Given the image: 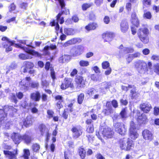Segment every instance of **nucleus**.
I'll use <instances>...</instances> for the list:
<instances>
[{"mask_svg": "<svg viewBox=\"0 0 159 159\" xmlns=\"http://www.w3.org/2000/svg\"><path fill=\"white\" fill-rule=\"evenodd\" d=\"M150 50L148 48H145L143 50L142 52L143 54L144 55H147L150 53Z\"/></svg>", "mask_w": 159, "mask_h": 159, "instance_id": "nucleus-64", "label": "nucleus"}, {"mask_svg": "<svg viewBox=\"0 0 159 159\" xmlns=\"http://www.w3.org/2000/svg\"><path fill=\"white\" fill-rule=\"evenodd\" d=\"M17 111V110L16 108H15L12 106H5L3 107V109H0V114L1 115L5 113L7 115V112L10 114L12 115L14 112H16Z\"/></svg>", "mask_w": 159, "mask_h": 159, "instance_id": "nucleus-7", "label": "nucleus"}, {"mask_svg": "<svg viewBox=\"0 0 159 159\" xmlns=\"http://www.w3.org/2000/svg\"><path fill=\"white\" fill-rule=\"evenodd\" d=\"M104 22L106 24H108L109 23L110 20L109 17L108 16H105L103 19Z\"/></svg>", "mask_w": 159, "mask_h": 159, "instance_id": "nucleus-63", "label": "nucleus"}, {"mask_svg": "<svg viewBox=\"0 0 159 159\" xmlns=\"http://www.w3.org/2000/svg\"><path fill=\"white\" fill-rule=\"evenodd\" d=\"M139 107L140 109L145 113H148L152 108L151 105L147 102L142 103Z\"/></svg>", "mask_w": 159, "mask_h": 159, "instance_id": "nucleus-11", "label": "nucleus"}, {"mask_svg": "<svg viewBox=\"0 0 159 159\" xmlns=\"http://www.w3.org/2000/svg\"><path fill=\"white\" fill-rule=\"evenodd\" d=\"M75 33V31L72 29L65 28L64 29V33L67 35H73Z\"/></svg>", "mask_w": 159, "mask_h": 159, "instance_id": "nucleus-39", "label": "nucleus"}, {"mask_svg": "<svg viewBox=\"0 0 159 159\" xmlns=\"http://www.w3.org/2000/svg\"><path fill=\"white\" fill-rule=\"evenodd\" d=\"M135 67L137 69L139 72L141 74L148 73V68L147 63L143 60H139L134 63Z\"/></svg>", "mask_w": 159, "mask_h": 159, "instance_id": "nucleus-3", "label": "nucleus"}, {"mask_svg": "<svg viewBox=\"0 0 159 159\" xmlns=\"http://www.w3.org/2000/svg\"><path fill=\"white\" fill-rule=\"evenodd\" d=\"M28 6V4L26 3L23 2L20 5V7L21 8L26 9Z\"/></svg>", "mask_w": 159, "mask_h": 159, "instance_id": "nucleus-59", "label": "nucleus"}, {"mask_svg": "<svg viewBox=\"0 0 159 159\" xmlns=\"http://www.w3.org/2000/svg\"><path fill=\"white\" fill-rule=\"evenodd\" d=\"M84 98V95L83 93H81L78 96V102L80 104L82 103Z\"/></svg>", "mask_w": 159, "mask_h": 159, "instance_id": "nucleus-44", "label": "nucleus"}, {"mask_svg": "<svg viewBox=\"0 0 159 159\" xmlns=\"http://www.w3.org/2000/svg\"><path fill=\"white\" fill-rule=\"evenodd\" d=\"M70 58L69 55H64L62 56L59 58V62L61 63H63L64 62H67L69 61Z\"/></svg>", "mask_w": 159, "mask_h": 159, "instance_id": "nucleus-32", "label": "nucleus"}, {"mask_svg": "<svg viewBox=\"0 0 159 159\" xmlns=\"http://www.w3.org/2000/svg\"><path fill=\"white\" fill-rule=\"evenodd\" d=\"M102 76L101 75H92L91 76V79L95 81H101L102 79Z\"/></svg>", "mask_w": 159, "mask_h": 159, "instance_id": "nucleus-34", "label": "nucleus"}, {"mask_svg": "<svg viewBox=\"0 0 159 159\" xmlns=\"http://www.w3.org/2000/svg\"><path fill=\"white\" fill-rule=\"evenodd\" d=\"M139 31L138 32V35H140V34L143 35H148L149 34V30L147 28H140L139 29Z\"/></svg>", "mask_w": 159, "mask_h": 159, "instance_id": "nucleus-31", "label": "nucleus"}, {"mask_svg": "<svg viewBox=\"0 0 159 159\" xmlns=\"http://www.w3.org/2000/svg\"><path fill=\"white\" fill-rule=\"evenodd\" d=\"M106 108L103 111V112L105 115H109L113 113L114 110L111 105L110 102H107L106 104Z\"/></svg>", "mask_w": 159, "mask_h": 159, "instance_id": "nucleus-18", "label": "nucleus"}, {"mask_svg": "<svg viewBox=\"0 0 159 159\" xmlns=\"http://www.w3.org/2000/svg\"><path fill=\"white\" fill-rule=\"evenodd\" d=\"M30 84V87L33 88H38L39 86V84L38 83L35 82H33L31 83Z\"/></svg>", "mask_w": 159, "mask_h": 159, "instance_id": "nucleus-53", "label": "nucleus"}, {"mask_svg": "<svg viewBox=\"0 0 159 159\" xmlns=\"http://www.w3.org/2000/svg\"><path fill=\"white\" fill-rule=\"evenodd\" d=\"M39 145L37 143L34 144L32 146V149L34 152L37 151L39 150Z\"/></svg>", "mask_w": 159, "mask_h": 159, "instance_id": "nucleus-51", "label": "nucleus"}, {"mask_svg": "<svg viewBox=\"0 0 159 159\" xmlns=\"http://www.w3.org/2000/svg\"><path fill=\"white\" fill-rule=\"evenodd\" d=\"M23 65L24 66V68L23 69V72L25 73L28 71V70L32 68L34 65V64L30 61H25L23 63Z\"/></svg>", "mask_w": 159, "mask_h": 159, "instance_id": "nucleus-24", "label": "nucleus"}, {"mask_svg": "<svg viewBox=\"0 0 159 159\" xmlns=\"http://www.w3.org/2000/svg\"><path fill=\"white\" fill-rule=\"evenodd\" d=\"M120 115L122 118H125L127 117L126 108H125L122 109L120 113Z\"/></svg>", "mask_w": 159, "mask_h": 159, "instance_id": "nucleus-41", "label": "nucleus"}, {"mask_svg": "<svg viewBox=\"0 0 159 159\" xmlns=\"http://www.w3.org/2000/svg\"><path fill=\"white\" fill-rule=\"evenodd\" d=\"M153 67L154 72L159 75V63L154 65Z\"/></svg>", "mask_w": 159, "mask_h": 159, "instance_id": "nucleus-47", "label": "nucleus"}, {"mask_svg": "<svg viewBox=\"0 0 159 159\" xmlns=\"http://www.w3.org/2000/svg\"><path fill=\"white\" fill-rule=\"evenodd\" d=\"M72 79L71 78H66L64 80V83H62L61 86V89H65L68 87L73 88L74 85L72 83Z\"/></svg>", "mask_w": 159, "mask_h": 159, "instance_id": "nucleus-10", "label": "nucleus"}, {"mask_svg": "<svg viewBox=\"0 0 159 159\" xmlns=\"http://www.w3.org/2000/svg\"><path fill=\"white\" fill-rule=\"evenodd\" d=\"M79 153L81 158L84 159L86 156V152L85 150L82 148H79Z\"/></svg>", "mask_w": 159, "mask_h": 159, "instance_id": "nucleus-37", "label": "nucleus"}, {"mask_svg": "<svg viewBox=\"0 0 159 159\" xmlns=\"http://www.w3.org/2000/svg\"><path fill=\"white\" fill-rule=\"evenodd\" d=\"M22 140H24L25 142L27 144L30 143L32 140L31 137L26 134L22 135Z\"/></svg>", "mask_w": 159, "mask_h": 159, "instance_id": "nucleus-35", "label": "nucleus"}, {"mask_svg": "<svg viewBox=\"0 0 159 159\" xmlns=\"http://www.w3.org/2000/svg\"><path fill=\"white\" fill-rule=\"evenodd\" d=\"M55 98L56 100H59V102H61L63 101V98L60 95H58L56 96L55 97Z\"/></svg>", "mask_w": 159, "mask_h": 159, "instance_id": "nucleus-60", "label": "nucleus"}, {"mask_svg": "<svg viewBox=\"0 0 159 159\" xmlns=\"http://www.w3.org/2000/svg\"><path fill=\"white\" fill-rule=\"evenodd\" d=\"M114 34L111 32H107L102 34V38L106 42L111 41L114 36Z\"/></svg>", "mask_w": 159, "mask_h": 159, "instance_id": "nucleus-21", "label": "nucleus"}, {"mask_svg": "<svg viewBox=\"0 0 159 159\" xmlns=\"http://www.w3.org/2000/svg\"><path fill=\"white\" fill-rule=\"evenodd\" d=\"M154 114L155 115L157 116L159 114V108L155 107L154 108Z\"/></svg>", "mask_w": 159, "mask_h": 159, "instance_id": "nucleus-58", "label": "nucleus"}, {"mask_svg": "<svg viewBox=\"0 0 159 159\" xmlns=\"http://www.w3.org/2000/svg\"><path fill=\"white\" fill-rule=\"evenodd\" d=\"M143 136L145 139L149 141L152 140L153 138L152 133L150 131L147 129L144 130L143 131Z\"/></svg>", "mask_w": 159, "mask_h": 159, "instance_id": "nucleus-19", "label": "nucleus"}, {"mask_svg": "<svg viewBox=\"0 0 159 159\" xmlns=\"http://www.w3.org/2000/svg\"><path fill=\"white\" fill-rule=\"evenodd\" d=\"M148 35H143L140 34V35H138L140 40L144 43H148L149 41V38L148 37Z\"/></svg>", "mask_w": 159, "mask_h": 159, "instance_id": "nucleus-33", "label": "nucleus"}, {"mask_svg": "<svg viewBox=\"0 0 159 159\" xmlns=\"http://www.w3.org/2000/svg\"><path fill=\"white\" fill-rule=\"evenodd\" d=\"M10 98L12 101L15 103H16L18 101L16 97L15 94L11 93L10 95Z\"/></svg>", "mask_w": 159, "mask_h": 159, "instance_id": "nucleus-50", "label": "nucleus"}, {"mask_svg": "<svg viewBox=\"0 0 159 159\" xmlns=\"http://www.w3.org/2000/svg\"><path fill=\"white\" fill-rule=\"evenodd\" d=\"M143 16L144 17L148 19H150L151 17V15L149 12L144 13Z\"/></svg>", "mask_w": 159, "mask_h": 159, "instance_id": "nucleus-55", "label": "nucleus"}, {"mask_svg": "<svg viewBox=\"0 0 159 159\" xmlns=\"http://www.w3.org/2000/svg\"><path fill=\"white\" fill-rule=\"evenodd\" d=\"M102 134L104 137L107 138H111L113 136L114 132L111 129L107 128L103 129Z\"/></svg>", "mask_w": 159, "mask_h": 159, "instance_id": "nucleus-15", "label": "nucleus"}, {"mask_svg": "<svg viewBox=\"0 0 159 159\" xmlns=\"http://www.w3.org/2000/svg\"><path fill=\"white\" fill-rule=\"evenodd\" d=\"M110 66L109 63L107 61L103 62L102 63V68L103 69H106L109 67Z\"/></svg>", "mask_w": 159, "mask_h": 159, "instance_id": "nucleus-49", "label": "nucleus"}, {"mask_svg": "<svg viewBox=\"0 0 159 159\" xmlns=\"http://www.w3.org/2000/svg\"><path fill=\"white\" fill-rule=\"evenodd\" d=\"M47 114L48 116V117L50 118L53 117L54 112L52 110H48L47 111Z\"/></svg>", "mask_w": 159, "mask_h": 159, "instance_id": "nucleus-56", "label": "nucleus"}, {"mask_svg": "<svg viewBox=\"0 0 159 159\" xmlns=\"http://www.w3.org/2000/svg\"><path fill=\"white\" fill-rule=\"evenodd\" d=\"M31 99L35 101H39L40 99V94L38 91L32 93L30 94Z\"/></svg>", "mask_w": 159, "mask_h": 159, "instance_id": "nucleus-25", "label": "nucleus"}, {"mask_svg": "<svg viewBox=\"0 0 159 159\" xmlns=\"http://www.w3.org/2000/svg\"><path fill=\"white\" fill-rule=\"evenodd\" d=\"M119 146L121 150L125 151L130 150L134 145L133 141L129 138H124L119 141Z\"/></svg>", "mask_w": 159, "mask_h": 159, "instance_id": "nucleus-2", "label": "nucleus"}, {"mask_svg": "<svg viewBox=\"0 0 159 159\" xmlns=\"http://www.w3.org/2000/svg\"><path fill=\"white\" fill-rule=\"evenodd\" d=\"M128 25L127 22L123 20L120 24V28L121 31L123 33L125 32L128 29Z\"/></svg>", "mask_w": 159, "mask_h": 159, "instance_id": "nucleus-26", "label": "nucleus"}, {"mask_svg": "<svg viewBox=\"0 0 159 159\" xmlns=\"http://www.w3.org/2000/svg\"><path fill=\"white\" fill-rule=\"evenodd\" d=\"M94 131V128L93 125H91L90 126H88L87 127V131L89 133H92Z\"/></svg>", "mask_w": 159, "mask_h": 159, "instance_id": "nucleus-52", "label": "nucleus"}, {"mask_svg": "<svg viewBox=\"0 0 159 159\" xmlns=\"http://www.w3.org/2000/svg\"><path fill=\"white\" fill-rule=\"evenodd\" d=\"M120 48L121 50V51L122 53L123 52L125 54L129 53H132L134 51L133 48L124 47L122 45H121L120 46Z\"/></svg>", "mask_w": 159, "mask_h": 159, "instance_id": "nucleus-30", "label": "nucleus"}, {"mask_svg": "<svg viewBox=\"0 0 159 159\" xmlns=\"http://www.w3.org/2000/svg\"><path fill=\"white\" fill-rule=\"evenodd\" d=\"M151 59L153 61H159V56L157 55H153L152 56Z\"/></svg>", "mask_w": 159, "mask_h": 159, "instance_id": "nucleus-54", "label": "nucleus"}, {"mask_svg": "<svg viewBox=\"0 0 159 159\" xmlns=\"http://www.w3.org/2000/svg\"><path fill=\"white\" fill-rule=\"evenodd\" d=\"M15 46L16 48H20L24 50L27 53L25 54L23 53H20L19 55V58L22 60L31 58L32 57L30 55L40 57L41 56V54L34 50H31L30 48H34L30 45H27V47H24L20 44H15Z\"/></svg>", "mask_w": 159, "mask_h": 159, "instance_id": "nucleus-1", "label": "nucleus"}, {"mask_svg": "<svg viewBox=\"0 0 159 159\" xmlns=\"http://www.w3.org/2000/svg\"><path fill=\"white\" fill-rule=\"evenodd\" d=\"M42 101L43 102H46L48 100L47 96L45 94H42Z\"/></svg>", "mask_w": 159, "mask_h": 159, "instance_id": "nucleus-61", "label": "nucleus"}, {"mask_svg": "<svg viewBox=\"0 0 159 159\" xmlns=\"http://www.w3.org/2000/svg\"><path fill=\"white\" fill-rule=\"evenodd\" d=\"M97 26V25L95 23H93L89 24L87 25L85 27V29L88 30H93L96 28Z\"/></svg>", "mask_w": 159, "mask_h": 159, "instance_id": "nucleus-38", "label": "nucleus"}, {"mask_svg": "<svg viewBox=\"0 0 159 159\" xmlns=\"http://www.w3.org/2000/svg\"><path fill=\"white\" fill-rule=\"evenodd\" d=\"M71 130L73 133V137L75 138H78L82 134V129L79 127H74Z\"/></svg>", "mask_w": 159, "mask_h": 159, "instance_id": "nucleus-14", "label": "nucleus"}, {"mask_svg": "<svg viewBox=\"0 0 159 159\" xmlns=\"http://www.w3.org/2000/svg\"><path fill=\"white\" fill-rule=\"evenodd\" d=\"M1 117L0 118V125L5 126V127L7 128L8 127L7 125L8 124V121H7V115L5 113L1 115Z\"/></svg>", "mask_w": 159, "mask_h": 159, "instance_id": "nucleus-20", "label": "nucleus"}, {"mask_svg": "<svg viewBox=\"0 0 159 159\" xmlns=\"http://www.w3.org/2000/svg\"><path fill=\"white\" fill-rule=\"evenodd\" d=\"M75 82L78 86L82 88L84 87L85 85V82L82 77L77 76L75 79Z\"/></svg>", "mask_w": 159, "mask_h": 159, "instance_id": "nucleus-17", "label": "nucleus"}, {"mask_svg": "<svg viewBox=\"0 0 159 159\" xmlns=\"http://www.w3.org/2000/svg\"><path fill=\"white\" fill-rule=\"evenodd\" d=\"M129 136L131 139L135 140L139 136L134 123L132 121L130 123V127L129 130Z\"/></svg>", "mask_w": 159, "mask_h": 159, "instance_id": "nucleus-6", "label": "nucleus"}, {"mask_svg": "<svg viewBox=\"0 0 159 159\" xmlns=\"http://www.w3.org/2000/svg\"><path fill=\"white\" fill-rule=\"evenodd\" d=\"M130 21L134 25L137 27L139 24V21L135 12H132L131 16Z\"/></svg>", "mask_w": 159, "mask_h": 159, "instance_id": "nucleus-16", "label": "nucleus"}, {"mask_svg": "<svg viewBox=\"0 0 159 159\" xmlns=\"http://www.w3.org/2000/svg\"><path fill=\"white\" fill-rule=\"evenodd\" d=\"M147 118L146 115L144 114H142L140 116H139L138 120L141 123H143L146 121Z\"/></svg>", "mask_w": 159, "mask_h": 159, "instance_id": "nucleus-36", "label": "nucleus"}, {"mask_svg": "<svg viewBox=\"0 0 159 159\" xmlns=\"http://www.w3.org/2000/svg\"><path fill=\"white\" fill-rule=\"evenodd\" d=\"M39 129L42 135H46V141H47L49 139L50 134L48 132V130L46 128L45 125H41L39 126Z\"/></svg>", "mask_w": 159, "mask_h": 159, "instance_id": "nucleus-13", "label": "nucleus"}, {"mask_svg": "<svg viewBox=\"0 0 159 159\" xmlns=\"http://www.w3.org/2000/svg\"><path fill=\"white\" fill-rule=\"evenodd\" d=\"M92 5V3H84L82 6V9L84 11H85L87 10L88 8L90 7Z\"/></svg>", "mask_w": 159, "mask_h": 159, "instance_id": "nucleus-45", "label": "nucleus"}, {"mask_svg": "<svg viewBox=\"0 0 159 159\" xmlns=\"http://www.w3.org/2000/svg\"><path fill=\"white\" fill-rule=\"evenodd\" d=\"M31 80L30 77H26L25 79L22 80L19 83V87L22 90L26 91L29 88V81Z\"/></svg>", "mask_w": 159, "mask_h": 159, "instance_id": "nucleus-8", "label": "nucleus"}, {"mask_svg": "<svg viewBox=\"0 0 159 159\" xmlns=\"http://www.w3.org/2000/svg\"><path fill=\"white\" fill-rule=\"evenodd\" d=\"M130 93L132 95L131 97L132 99H136L138 98L139 95L138 93L135 91V90H131Z\"/></svg>", "mask_w": 159, "mask_h": 159, "instance_id": "nucleus-42", "label": "nucleus"}, {"mask_svg": "<svg viewBox=\"0 0 159 159\" xmlns=\"http://www.w3.org/2000/svg\"><path fill=\"white\" fill-rule=\"evenodd\" d=\"M133 59V58L131 54L129 55L128 57L126 58V61L128 63L131 62Z\"/></svg>", "mask_w": 159, "mask_h": 159, "instance_id": "nucleus-62", "label": "nucleus"}, {"mask_svg": "<svg viewBox=\"0 0 159 159\" xmlns=\"http://www.w3.org/2000/svg\"><path fill=\"white\" fill-rule=\"evenodd\" d=\"M68 13H69L68 10H66V12H65V11H63L62 12L59 13L57 16V20L58 22L60 23L61 24H62L64 22V20L63 17H61V16L62 14L64 13L65 14H67Z\"/></svg>", "mask_w": 159, "mask_h": 159, "instance_id": "nucleus-29", "label": "nucleus"}, {"mask_svg": "<svg viewBox=\"0 0 159 159\" xmlns=\"http://www.w3.org/2000/svg\"><path fill=\"white\" fill-rule=\"evenodd\" d=\"M84 48L81 45L74 47L70 51L71 54L73 56H77L80 55L83 52Z\"/></svg>", "mask_w": 159, "mask_h": 159, "instance_id": "nucleus-9", "label": "nucleus"}, {"mask_svg": "<svg viewBox=\"0 0 159 159\" xmlns=\"http://www.w3.org/2000/svg\"><path fill=\"white\" fill-rule=\"evenodd\" d=\"M2 41H6L3 43L2 45L3 47L5 48L6 52H8L11 51L12 48L11 46L14 44L15 41L14 40L11 41L8 38L6 37H3L2 38Z\"/></svg>", "mask_w": 159, "mask_h": 159, "instance_id": "nucleus-5", "label": "nucleus"}, {"mask_svg": "<svg viewBox=\"0 0 159 159\" xmlns=\"http://www.w3.org/2000/svg\"><path fill=\"white\" fill-rule=\"evenodd\" d=\"M97 91L93 88H91L89 89L87 91V94L92 97L96 93Z\"/></svg>", "mask_w": 159, "mask_h": 159, "instance_id": "nucleus-40", "label": "nucleus"}, {"mask_svg": "<svg viewBox=\"0 0 159 159\" xmlns=\"http://www.w3.org/2000/svg\"><path fill=\"white\" fill-rule=\"evenodd\" d=\"M81 40L79 38H73L69 40L64 43L63 46L64 47H66L70 45L74 44L77 42H80Z\"/></svg>", "mask_w": 159, "mask_h": 159, "instance_id": "nucleus-23", "label": "nucleus"}, {"mask_svg": "<svg viewBox=\"0 0 159 159\" xmlns=\"http://www.w3.org/2000/svg\"><path fill=\"white\" fill-rule=\"evenodd\" d=\"M4 154L8 157L9 159H14L16 157V152L15 153L14 152H11L7 150H4L3 151Z\"/></svg>", "mask_w": 159, "mask_h": 159, "instance_id": "nucleus-27", "label": "nucleus"}, {"mask_svg": "<svg viewBox=\"0 0 159 159\" xmlns=\"http://www.w3.org/2000/svg\"><path fill=\"white\" fill-rule=\"evenodd\" d=\"M79 64L82 66H87L89 65V62L87 61L81 60L79 62Z\"/></svg>", "mask_w": 159, "mask_h": 159, "instance_id": "nucleus-46", "label": "nucleus"}, {"mask_svg": "<svg viewBox=\"0 0 159 159\" xmlns=\"http://www.w3.org/2000/svg\"><path fill=\"white\" fill-rule=\"evenodd\" d=\"M116 131L121 135H125L127 131L125 125L121 122H117L114 124Z\"/></svg>", "mask_w": 159, "mask_h": 159, "instance_id": "nucleus-4", "label": "nucleus"}, {"mask_svg": "<svg viewBox=\"0 0 159 159\" xmlns=\"http://www.w3.org/2000/svg\"><path fill=\"white\" fill-rule=\"evenodd\" d=\"M71 156V154L69 150L64 152L65 159H70Z\"/></svg>", "mask_w": 159, "mask_h": 159, "instance_id": "nucleus-48", "label": "nucleus"}, {"mask_svg": "<svg viewBox=\"0 0 159 159\" xmlns=\"http://www.w3.org/2000/svg\"><path fill=\"white\" fill-rule=\"evenodd\" d=\"M111 104L112 106L115 108L118 107V104L117 101L115 100H113L111 102Z\"/></svg>", "mask_w": 159, "mask_h": 159, "instance_id": "nucleus-57", "label": "nucleus"}, {"mask_svg": "<svg viewBox=\"0 0 159 159\" xmlns=\"http://www.w3.org/2000/svg\"><path fill=\"white\" fill-rule=\"evenodd\" d=\"M30 155V152L29 150L27 149H24V155L23 157L25 159H28Z\"/></svg>", "mask_w": 159, "mask_h": 159, "instance_id": "nucleus-43", "label": "nucleus"}, {"mask_svg": "<svg viewBox=\"0 0 159 159\" xmlns=\"http://www.w3.org/2000/svg\"><path fill=\"white\" fill-rule=\"evenodd\" d=\"M22 135L18 133L13 132L11 134V138L15 144H19L22 140Z\"/></svg>", "mask_w": 159, "mask_h": 159, "instance_id": "nucleus-12", "label": "nucleus"}, {"mask_svg": "<svg viewBox=\"0 0 159 159\" xmlns=\"http://www.w3.org/2000/svg\"><path fill=\"white\" fill-rule=\"evenodd\" d=\"M56 46L53 44H51L49 46H45L42 50L43 55H49L50 54V52L49 51V50L54 49H56Z\"/></svg>", "mask_w": 159, "mask_h": 159, "instance_id": "nucleus-22", "label": "nucleus"}, {"mask_svg": "<svg viewBox=\"0 0 159 159\" xmlns=\"http://www.w3.org/2000/svg\"><path fill=\"white\" fill-rule=\"evenodd\" d=\"M33 119L31 116H28L25 119L24 122V125L26 127H28L32 125Z\"/></svg>", "mask_w": 159, "mask_h": 159, "instance_id": "nucleus-28", "label": "nucleus"}]
</instances>
